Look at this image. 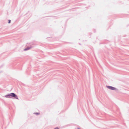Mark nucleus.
<instances>
[{
    "mask_svg": "<svg viewBox=\"0 0 129 129\" xmlns=\"http://www.w3.org/2000/svg\"><path fill=\"white\" fill-rule=\"evenodd\" d=\"M5 97L8 98H12L13 97L17 99H18L17 96L14 93H12L5 96Z\"/></svg>",
    "mask_w": 129,
    "mask_h": 129,
    "instance_id": "f257e3e1",
    "label": "nucleus"
},
{
    "mask_svg": "<svg viewBox=\"0 0 129 129\" xmlns=\"http://www.w3.org/2000/svg\"><path fill=\"white\" fill-rule=\"evenodd\" d=\"M55 129H59L58 128H55Z\"/></svg>",
    "mask_w": 129,
    "mask_h": 129,
    "instance_id": "423d86ee",
    "label": "nucleus"
},
{
    "mask_svg": "<svg viewBox=\"0 0 129 129\" xmlns=\"http://www.w3.org/2000/svg\"><path fill=\"white\" fill-rule=\"evenodd\" d=\"M107 87L113 90H115L116 89V88L110 86H107Z\"/></svg>",
    "mask_w": 129,
    "mask_h": 129,
    "instance_id": "f03ea898",
    "label": "nucleus"
},
{
    "mask_svg": "<svg viewBox=\"0 0 129 129\" xmlns=\"http://www.w3.org/2000/svg\"><path fill=\"white\" fill-rule=\"evenodd\" d=\"M10 22H11V20H9V23H10Z\"/></svg>",
    "mask_w": 129,
    "mask_h": 129,
    "instance_id": "39448f33",
    "label": "nucleus"
},
{
    "mask_svg": "<svg viewBox=\"0 0 129 129\" xmlns=\"http://www.w3.org/2000/svg\"><path fill=\"white\" fill-rule=\"evenodd\" d=\"M29 49H30V48H27V49H24V50L26 51V50H28Z\"/></svg>",
    "mask_w": 129,
    "mask_h": 129,
    "instance_id": "7ed1b4c3",
    "label": "nucleus"
},
{
    "mask_svg": "<svg viewBox=\"0 0 129 129\" xmlns=\"http://www.w3.org/2000/svg\"><path fill=\"white\" fill-rule=\"evenodd\" d=\"M35 114L37 115H39L40 114L39 113H35Z\"/></svg>",
    "mask_w": 129,
    "mask_h": 129,
    "instance_id": "20e7f679",
    "label": "nucleus"
}]
</instances>
